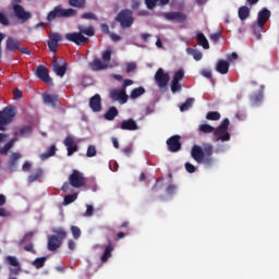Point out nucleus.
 <instances>
[{
    "label": "nucleus",
    "instance_id": "7",
    "mask_svg": "<svg viewBox=\"0 0 279 279\" xmlns=\"http://www.w3.org/2000/svg\"><path fill=\"white\" fill-rule=\"evenodd\" d=\"M69 182L73 189H82V186H85L86 184V179L84 178V174L80 172V170H73L69 177Z\"/></svg>",
    "mask_w": 279,
    "mask_h": 279
},
{
    "label": "nucleus",
    "instance_id": "29",
    "mask_svg": "<svg viewBox=\"0 0 279 279\" xmlns=\"http://www.w3.org/2000/svg\"><path fill=\"white\" fill-rule=\"evenodd\" d=\"M196 41L199 47H203V49H210V44L208 43V39L204 35V33H197Z\"/></svg>",
    "mask_w": 279,
    "mask_h": 279
},
{
    "label": "nucleus",
    "instance_id": "12",
    "mask_svg": "<svg viewBox=\"0 0 279 279\" xmlns=\"http://www.w3.org/2000/svg\"><path fill=\"white\" fill-rule=\"evenodd\" d=\"M35 75L45 84H52L51 76H49V70L45 65H38Z\"/></svg>",
    "mask_w": 279,
    "mask_h": 279
},
{
    "label": "nucleus",
    "instance_id": "62",
    "mask_svg": "<svg viewBox=\"0 0 279 279\" xmlns=\"http://www.w3.org/2000/svg\"><path fill=\"white\" fill-rule=\"evenodd\" d=\"M132 84H134V81L126 78L123 81V85H122V90H125L128 88V86H132Z\"/></svg>",
    "mask_w": 279,
    "mask_h": 279
},
{
    "label": "nucleus",
    "instance_id": "37",
    "mask_svg": "<svg viewBox=\"0 0 279 279\" xmlns=\"http://www.w3.org/2000/svg\"><path fill=\"white\" fill-rule=\"evenodd\" d=\"M193 104H195V98H187L185 102L180 106V111L186 112V110L193 108Z\"/></svg>",
    "mask_w": 279,
    "mask_h": 279
},
{
    "label": "nucleus",
    "instance_id": "41",
    "mask_svg": "<svg viewBox=\"0 0 279 279\" xmlns=\"http://www.w3.org/2000/svg\"><path fill=\"white\" fill-rule=\"evenodd\" d=\"M43 178V170L38 169L35 173L28 177V182H38Z\"/></svg>",
    "mask_w": 279,
    "mask_h": 279
},
{
    "label": "nucleus",
    "instance_id": "23",
    "mask_svg": "<svg viewBox=\"0 0 279 279\" xmlns=\"http://www.w3.org/2000/svg\"><path fill=\"white\" fill-rule=\"evenodd\" d=\"M90 71H106L108 69V63H105L100 59H94L92 62L88 63Z\"/></svg>",
    "mask_w": 279,
    "mask_h": 279
},
{
    "label": "nucleus",
    "instance_id": "31",
    "mask_svg": "<svg viewBox=\"0 0 279 279\" xmlns=\"http://www.w3.org/2000/svg\"><path fill=\"white\" fill-rule=\"evenodd\" d=\"M238 16L240 21L250 19V8H247V5L240 7L238 10Z\"/></svg>",
    "mask_w": 279,
    "mask_h": 279
},
{
    "label": "nucleus",
    "instance_id": "28",
    "mask_svg": "<svg viewBox=\"0 0 279 279\" xmlns=\"http://www.w3.org/2000/svg\"><path fill=\"white\" fill-rule=\"evenodd\" d=\"M170 0H145L147 10H154L157 5H169Z\"/></svg>",
    "mask_w": 279,
    "mask_h": 279
},
{
    "label": "nucleus",
    "instance_id": "36",
    "mask_svg": "<svg viewBox=\"0 0 279 279\" xmlns=\"http://www.w3.org/2000/svg\"><path fill=\"white\" fill-rule=\"evenodd\" d=\"M102 62L108 64L112 60V48H107L101 54Z\"/></svg>",
    "mask_w": 279,
    "mask_h": 279
},
{
    "label": "nucleus",
    "instance_id": "19",
    "mask_svg": "<svg viewBox=\"0 0 279 279\" xmlns=\"http://www.w3.org/2000/svg\"><path fill=\"white\" fill-rule=\"evenodd\" d=\"M63 144L68 149V156H73V154H75V151H77L78 149L77 144H75V138H73V136H66Z\"/></svg>",
    "mask_w": 279,
    "mask_h": 279
},
{
    "label": "nucleus",
    "instance_id": "38",
    "mask_svg": "<svg viewBox=\"0 0 279 279\" xmlns=\"http://www.w3.org/2000/svg\"><path fill=\"white\" fill-rule=\"evenodd\" d=\"M141 95H145V87H136L131 92V99H138Z\"/></svg>",
    "mask_w": 279,
    "mask_h": 279
},
{
    "label": "nucleus",
    "instance_id": "49",
    "mask_svg": "<svg viewBox=\"0 0 279 279\" xmlns=\"http://www.w3.org/2000/svg\"><path fill=\"white\" fill-rule=\"evenodd\" d=\"M54 234H57V238L61 241L62 239H66V231L64 229L59 228L53 230Z\"/></svg>",
    "mask_w": 279,
    "mask_h": 279
},
{
    "label": "nucleus",
    "instance_id": "52",
    "mask_svg": "<svg viewBox=\"0 0 279 279\" xmlns=\"http://www.w3.org/2000/svg\"><path fill=\"white\" fill-rule=\"evenodd\" d=\"M86 156H87V158H93V157L97 156V149L95 148V146H88Z\"/></svg>",
    "mask_w": 279,
    "mask_h": 279
},
{
    "label": "nucleus",
    "instance_id": "26",
    "mask_svg": "<svg viewBox=\"0 0 279 279\" xmlns=\"http://www.w3.org/2000/svg\"><path fill=\"white\" fill-rule=\"evenodd\" d=\"M13 134L16 141H19L20 138H23V136H29V134H32V126L29 125L21 126L19 130H15Z\"/></svg>",
    "mask_w": 279,
    "mask_h": 279
},
{
    "label": "nucleus",
    "instance_id": "18",
    "mask_svg": "<svg viewBox=\"0 0 279 279\" xmlns=\"http://www.w3.org/2000/svg\"><path fill=\"white\" fill-rule=\"evenodd\" d=\"M5 262L8 263V265H11V267H15V268H11L10 271L11 274H13L14 276H19V274H21V264L19 263V259L14 256H7Z\"/></svg>",
    "mask_w": 279,
    "mask_h": 279
},
{
    "label": "nucleus",
    "instance_id": "35",
    "mask_svg": "<svg viewBox=\"0 0 279 279\" xmlns=\"http://www.w3.org/2000/svg\"><path fill=\"white\" fill-rule=\"evenodd\" d=\"M56 151H58V148L56 145H51L48 150L40 155L41 160H47V158H51V156H56Z\"/></svg>",
    "mask_w": 279,
    "mask_h": 279
},
{
    "label": "nucleus",
    "instance_id": "16",
    "mask_svg": "<svg viewBox=\"0 0 279 279\" xmlns=\"http://www.w3.org/2000/svg\"><path fill=\"white\" fill-rule=\"evenodd\" d=\"M19 49H21V41L14 37H8L5 41V51L14 53V51H19Z\"/></svg>",
    "mask_w": 279,
    "mask_h": 279
},
{
    "label": "nucleus",
    "instance_id": "53",
    "mask_svg": "<svg viewBox=\"0 0 279 279\" xmlns=\"http://www.w3.org/2000/svg\"><path fill=\"white\" fill-rule=\"evenodd\" d=\"M16 141L17 140L15 137L11 138V141L4 145L3 151H10V149H12V146L14 145V143H16Z\"/></svg>",
    "mask_w": 279,
    "mask_h": 279
},
{
    "label": "nucleus",
    "instance_id": "30",
    "mask_svg": "<svg viewBox=\"0 0 279 279\" xmlns=\"http://www.w3.org/2000/svg\"><path fill=\"white\" fill-rule=\"evenodd\" d=\"M250 101L251 106H260V102L263 101V92L252 94L250 96Z\"/></svg>",
    "mask_w": 279,
    "mask_h": 279
},
{
    "label": "nucleus",
    "instance_id": "56",
    "mask_svg": "<svg viewBox=\"0 0 279 279\" xmlns=\"http://www.w3.org/2000/svg\"><path fill=\"white\" fill-rule=\"evenodd\" d=\"M209 38L213 43H219L221 38V33H214L209 36Z\"/></svg>",
    "mask_w": 279,
    "mask_h": 279
},
{
    "label": "nucleus",
    "instance_id": "44",
    "mask_svg": "<svg viewBox=\"0 0 279 279\" xmlns=\"http://www.w3.org/2000/svg\"><path fill=\"white\" fill-rule=\"evenodd\" d=\"M187 51L193 56L196 62H199V60H202V58L204 57V54L199 50L189 48Z\"/></svg>",
    "mask_w": 279,
    "mask_h": 279
},
{
    "label": "nucleus",
    "instance_id": "43",
    "mask_svg": "<svg viewBox=\"0 0 279 279\" xmlns=\"http://www.w3.org/2000/svg\"><path fill=\"white\" fill-rule=\"evenodd\" d=\"M80 32L81 34L84 36H94L95 35V28L93 26H88V27H80Z\"/></svg>",
    "mask_w": 279,
    "mask_h": 279
},
{
    "label": "nucleus",
    "instance_id": "55",
    "mask_svg": "<svg viewBox=\"0 0 279 279\" xmlns=\"http://www.w3.org/2000/svg\"><path fill=\"white\" fill-rule=\"evenodd\" d=\"M201 74L207 80H213V72L210 70L204 69L202 70Z\"/></svg>",
    "mask_w": 279,
    "mask_h": 279
},
{
    "label": "nucleus",
    "instance_id": "39",
    "mask_svg": "<svg viewBox=\"0 0 279 279\" xmlns=\"http://www.w3.org/2000/svg\"><path fill=\"white\" fill-rule=\"evenodd\" d=\"M207 121H219L221 119V113L219 111H209L206 114Z\"/></svg>",
    "mask_w": 279,
    "mask_h": 279
},
{
    "label": "nucleus",
    "instance_id": "32",
    "mask_svg": "<svg viewBox=\"0 0 279 279\" xmlns=\"http://www.w3.org/2000/svg\"><path fill=\"white\" fill-rule=\"evenodd\" d=\"M116 117H119V110L117 107H110L109 110L105 113V119L107 121H114Z\"/></svg>",
    "mask_w": 279,
    "mask_h": 279
},
{
    "label": "nucleus",
    "instance_id": "3",
    "mask_svg": "<svg viewBox=\"0 0 279 279\" xmlns=\"http://www.w3.org/2000/svg\"><path fill=\"white\" fill-rule=\"evenodd\" d=\"M16 117V107L8 106L0 111V132H5V126L10 125Z\"/></svg>",
    "mask_w": 279,
    "mask_h": 279
},
{
    "label": "nucleus",
    "instance_id": "63",
    "mask_svg": "<svg viewBox=\"0 0 279 279\" xmlns=\"http://www.w3.org/2000/svg\"><path fill=\"white\" fill-rule=\"evenodd\" d=\"M100 29H101L102 34H110V26H108V24H106V23L100 25Z\"/></svg>",
    "mask_w": 279,
    "mask_h": 279
},
{
    "label": "nucleus",
    "instance_id": "48",
    "mask_svg": "<svg viewBox=\"0 0 279 279\" xmlns=\"http://www.w3.org/2000/svg\"><path fill=\"white\" fill-rule=\"evenodd\" d=\"M0 25H3L4 27H8L10 25V20L8 19V15L5 13L0 11Z\"/></svg>",
    "mask_w": 279,
    "mask_h": 279
},
{
    "label": "nucleus",
    "instance_id": "4",
    "mask_svg": "<svg viewBox=\"0 0 279 279\" xmlns=\"http://www.w3.org/2000/svg\"><path fill=\"white\" fill-rule=\"evenodd\" d=\"M116 21L120 23L122 29H130L134 25V12L130 9H123L116 16Z\"/></svg>",
    "mask_w": 279,
    "mask_h": 279
},
{
    "label": "nucleus",
    "instance_id": "50",
    "mask_svg": "<svg viewBox=\"0 0 279 279\" xmlns=\"http://www.w3.org/2000/svg\"><path fill=\"white\" fill-rule=\"evenodd\" d=\"M184 80V70H179L174 73L172 81L180 82Z\"/></svg>",
    "mask_w": 279,
    "mask_h": 279
},
{
    "label": "nucleus",
    "instance_id": "40",
    "mask_svg": "<svg viewBox=\"0 0 279 279\" xmlns=\"http://www.w3.org/2000/svg\"><path fill=\"white\" fill-rule=\"evenodd\" d=\"M199 132H203V134H213L215 132V126H211L210 124H201Z\"/></svg>",
    "mask_w": 279,
    "mask_h": 279
},
{
    "label": "nucleus",
    "instance_id": "54",
    "mask_svg": "<svg viewBox=\"0 0 279 279\" xmlns=\"http://www.w3.org/2000/svg\"><path fill=\"white\" fill-rule=\"evenodd\" d=\"M196 169L193 163L185 162V171H187V173H195Z\"/></svg>",
    "mask_w": 279,
    "mask_h": 279
},
{
    "label": "nucleus",
    "instance_id": "17",
    "mask_svg": "<svg viewBox=\"0 0 279 279\" xmlns=\"http://www.w3.org/2000/svg\"><path fill=\"white\" fill-rule=\"evenodd\" d=\"M163 17L166 21H179V23H184L187 19L186 14L182 12H167L163 13Z\"/></svg>",
    "mask_w": 279,
    "mask_h": 279
},
{
    "label": "nucleus",
    "instance_id": "34",
    "mask_svg": "<svg viewBox=\"0 0 279 279\" xmlns=\"http://www.w3.org/2000/svg\"><path fill=\"white\" fill-rule=\"evenodd\" d=\"M19 160H21V154L13 153L11 155V159H10V169H11V171H16V165H17Z\"/></svg>",
    "mask_w": 279,
    "mask_h": 279
},
{
    "label": "nucleus",
    "instance_id": "33",
    "mask_svg": "<svg viewBox=\"0 0 279 279\" xmlns=\"http://www.w3.org/2000/svg\"><path fill=\"white\" fill-rule=\"evenodd\" d=\"M71 8H76L77 10H84L86 8V0H68Z\"/></svg>",
    "mask_w": 279,
    "mask_h": 279
},
{
    "label": "nucleus",
    "instance_id": "58",
    "mask_svg": "<svg viewBox=\"0 0 279 279\" xmlns=\"http://www.w3.org/2000/svg\"><path fill=\"white\" fill-rule=\"evenodd\" d=\"M166 191L169 195H173V193H175V191H178V186L170 184L167 186Z\"/></svg>",
    "mask_w": 279,
    "mask_h": 279
},
{
    "label": "nucleus",
    "instance_id": "5",
    "mask_svg": "<svg viewBox=\"0 0 279 279\" xmlns=\"http://www.w3.org/2000/svg\"><path fill=\"white\" fill-rule=\"evenodd\" d=\"M229 125L230 120L225 119L218 128L214 129V136H216V143H219V141H221V143L230 141V133L228 132Z\"/></svg>",
    "mask_w": 279,
    "mask_h": 279
},
{
    "label": "nucleus",
    "instance_id": "57",
    "mask_svg": "<svg viewBox=\"0 0 279 279\" xmlns=\"http://www.w3.org/2000/svg\"><path fill=\"white\" fill-rule=\"evenodd\" d=\"M33 238H34V231H29V232L25 233L21 243H25V241H32Z\"/></svg>",
    "mask_w": 279,
    "mask_h": 279
},
{
    "label": "nucleus",
    "instance_id": "15",
    "mask_svg": "<svg viewBox=\"0 0 279 279\" xmlns=\"http://www.w3.org/2000/svg\"><path fill=\"white\" fill-rule=\"evenodd\" d=\"M62 40V35L58 33H52L49 35L48 39V48L51 53H56L58 51V44Z\"/></svg>",
    "mask_w": 279,
    "mask_h": 279
},
{
    "label": "nucleus",
    "instance_id": "1",
    "mask_svg": "<svg viewBox=\"0 0 279 279\" xmlns=\"http://www.w3.org/2000/svg\"><path fill=\"white\" fill-rule=\"evenodd\" d=\"M215 148L211 144H206L204 148L199 145H194L191 149V157L197 165H204L205 167H213L215 165V158L213 154Z\"/></svg>",
    "mask_w": 279,
    "mask_h": 279
},
{
    "label": "nucleus",
    "instance_id": "24",
    "mask_svg": "<svg viewBox=\"0 0 279 279\" xmlns=\"http://www.w3.org/2000/svg\"><path fill=\"white\" fill-rule=\"evenodd\" d=\"M216 71L220 73V75H228V71H230V62L220 59L216 63Z\"/></svg>",
    "mask_w": 279,
    "mask_h": 279
},
{
    "label": "nucleus",
    "instance_id": "8",
    "mask_svg": "<svg viewBox=\"0 0 279 279\" xmlns=\"http://www.w3.org/2000/svg\"><path fill=\"white\" fill-rule=\"evenodd\" d=\"M65 40H68L69 43H74V45H77V46L86 45L87 43L90 41V39L84 36L83 34H81V32L66 33Z\"/></svg>",
    "mask_w": 279,
    "mask_h": 279
},
{
    "label": "nucleus",
    "instance_id": "9",
    "mask_svg": "<svg viewBox=\"0 0 279 279\" xmlns=\"http://www.w3.org/2000/svg\"><path fill=\"white\" fill-rule=\"evenodd\" d=\"M271 19V11L267 8H263L258 13H257V26L259 29H264L267 21Z\"/></svg>",
    "mask_w": 279,
    "mask_h": 279
},
{
    "label": "nucleus",
    "instance_id": "6",
    "mask_svg": "<svg viewBox=\"0 0 279 279\" xmlns=\"http://www.w3.org/2000/svg\"><path fill=\"white\" fill-rule=\"evenodd\" d=\"M171 77L169 76V73L165 72L162 68H159L155 73V83L158 86V88L162 89L169 86V81Z\"/></svg>",
    "mask_w": 279,
    "mask_h": 279
},
{
    "label": "nucleus",
    "instance_id": "22",
    "mask_svg": "<svg viewBox=\"0 0 279 279\" xmlns=\"http://www.w3.org/2000/svg\"><path fill=\"white\" fill-rule=\"evenodd\" d=\"M112 252H114V244L112 243V241L108 240L105 252L100 257L101 263H108L109 258L112 257Z\"/></svg>",
    "mask_w": 279,
    "mask_h": 279
},
{
    "label": "nucleus",
    "instance_id": "45",
    "mask_svg": "<svg viewBox=\"0 0 279 279\" xmlns=\"http://www.w3.org/2000/svg\"><path fill=\"white\" fill-rule=\"evenodd\" d=\"M71 232H72L73 239H75L76 241L77 239H80V236H82V230L80 229V227L72 226Z\"/></svg>",
    "mask_w": 279,
    "mask_h": 279
},
{
    "label": "nucleus",
    "instance_id": "47",
    "mask_svg": "<svg viewBox=\"0 0 279 279\" xmlns=\"http://www.w3.org/2000/svg\"><path fill=\"white\" fill-rule=\"evenodd\" d=\"M77 199V194H69L64 196V204L65 206H69V204H73Z\"/></svg>",
    "mask_w": 279,
    "mask_h": 279
},
{
    "label": "nucleus",
    "instance_id": "59",
    "mask_svg": "<svg viewBox=\"0 0 279 279\" xmlns=\"http://www.w3.org/2000/svg\"><path fill=\"white\" fill-rule=\"evenodd\" d=\"M86 211H85V217H93V213H95V208L93 205H87L86 206Z\"/></svg>",
    "mask_w": 279,
    "mask_h": 279
},
{
    "label": "nucleus",
    "instance_id": "10",
    "mask_svg": "<svg viewBox=\"0 0 279 279\" xmlns=\"http://www.w3.org/2000/svg\"><path fill=\"white\" fill-rule=\"evenodd\" d=\"M13 12H14L16 19H19L23 23H25L26 21H29V19H32V13L25 11L23 5H21V4H13Z\"/></svg>",
    "mask_w": 279,
    "mask_h": 279
},
{
    "label": "nucleus",
    "instance_id": "27",
    "mask_svg": "<svg viewBox=\"0 0 279 279\" xmlns=\"http://www.w3.org/2000/svg\"><path fill=\"white\" fill-rule=\"evenodd\" d=\"M120 128L129 132H134L138 130V124H136V121H134V119H129V120H123Z\"/></svg>",
    "mask_w": 279,
    "mask_h": 279
},
{
    "label": "nucleus",
    "instance_id": "42",
    "mask_svg": "<svg viewBox=\"0 0 279 279\" xmlns=\"http://www.w3.org/2000/svg\"><path fill=\"white\" fill-rule=\"evenodd\" d=\"M47 262V257H38L33 262L34 267L36 269H43L45 267V263Z\"/></svg>",
    "mask_w": 279,
    "mask_h": 279
},
{
    "label": "nucleus",
    "instance_id": "51",
    "mask_svg": "<svg viewBox=\"0 0 279 279\" xmlns=\"http://www.w3.org/2000/svg\"><path fill=\"white\" fill-rule=\"evenodd\" d=\"M81 19H84V20H87V21H98V19L96 17L95 13H90V12L83 13L81 15Z\"/></svg>",
    "mask_w": 279,
    "mask_h": 279
},
{
    "label": "nucleus",
    "instance_id": "11",
    "mask_svg": "<svg viewBox=\"0 0 279 279\" xmlns=\"http://www.w3.org/2000/svg\"><path fill=\"white\" fill-rule=\"evenodd\" d=\"M180 135H173L167 140L168 150L175 154L182 149V143L180 142Z\"/></svg>",
    "mask_w": 279,
    "mask_h": 279
},
{
    "label": "nucleus",
    "instance_id": "13",
    "mask_svg": "<svg viewBox=\"0 0 279 279\" xmlns=\"http://www.w3.org/2000/svg\"><path fill=\"white\" fill-rule=\"evenodd\" d=\"M69 69V63L63 62L60 65V61H58V59H54L52 61V71L53 73H56V75H58L59 77H64V75H66V71Z\"/></svg>",
    "mask_w": 279,
    "mask_h": 279
},
{
    "label": "nucleus",
    "instance_id": "21",
    "mask_svg": "<svg viewBox=\"0 0 279 279\" xmlns=\"http://www.w3.org/2000/svg\"><path fill=\"white\" fill-rule=\"evenodd\" d=\"M44 104L56 108L60 104V97L56 94H43Z\"/></svg>",
    "mask_w": 279,
    "mask_h": 279
},
{
    "label": "nucleus",
    "instance_id": "2",
    "mask_svg": "<svg viewBox=\"0 0 279 279\" xmlns=\"http://www.w3.org/2000/svg\"><path fill=\"white\" fill-rule=\"evenodd\" d=\"M77 15V10L75 9H64L62 4H59L53 8L47 15V21L51 23V21H56V19H71L72 16Z\"/></svg>",
    "mask_w": 279,
    "mask_h": 279
},
{
    "label": "nucleus",
    "instance_id": "61",
    "mask_svg": "<svg viewBox=\"0 0 279 279\" xmlns=\"http://www.w3.org/2000/svg\"><path fill=\"white\" fill-rule=\"evenodd\" d=\"M13 96H14V99L19 100L23 97V92H21L19 88H15L13 90Z\"/></svg>",
    "mask_w": 279,
    "mask_h": 279
},
{
    "label": "nucleus",
    "instance_id": "14",
    "mask_svg": "<svg viewBox=\"0 0 279 279\" xmlns=\"http://www.w3.org/2000/svg\"><path fill=\"white\" fill-rule=\"evenodd\" d=\"M110 99L112 101H120V104H128V94L125 89H112L110 92Z\"/></svg>",
    "mask_w": 279,
    "mask_h": 279
},
{
    "label": "nucleus",
    "instance_id": "64",
    "mask_svg": "<svg viewBox=\"0 0 279 279\" xmlns=\"http://www.w3.org/2000/svg\"><path fill=\"white\" fill-rule=\"evenodd\" d=\"M131 8H132V10H140L141 9V1L133 0Z\"/></svg>",
    "mask_w": 279,
    "mask_h": 279
},
{
    "label": "nucleus",
    "instance_id": "46",
    "mask_svg": "<svg viewBox=\"0 0 279 279\" xmlns=\"http://www.w3.org/2000/svg\"><path fill=\"white\" fill-rule=\"evenodd\" d=\"M180 90H182V85L180 84V81H172L171 82V92L180 93Z\"/></svg>",
    "mask_w": 279,
    "mask_h": 279
},
{
    "label": "nucleus",
    "instance_id": "60",
    "mask_svg": "<svg viewBox=\"0 0 279 279\" xmlns=\"http://www.w3.org/2000/svg\"><path fill=\"white\" fill-rule=\"evenodd\" d=\"M132 71H136V64L134 62L126 64V73H132Z\"/></svg>",
    "mask_w": 279,
    "mask_h": 279
},
{
    "label": "nucleus",
    "instance_id": "25",
    "mask_svg": "<svg viewBox=\"0 0 279 279\" xmlns=\"http://www.w3.org/2000/svg\"><path fill=\"white\" fill-rule=\"evenodd\" d=\"M62 245V241L58 238V235H50L48 238V250L49 252H56L58 247Z\"/></svg>",
    "mask_w": 279,
    "mask_h": 279
},
{
    "label": "nucleus",
    "instance_id": "20",
    "mask_svg": "<svg viewBox=\"0 0 279 279\" xmlns=\"http://www.w3.org/2000/svg\"><path fill=\"white\" fill-rule=\"evenodd\" d=\"M89 108L93 112H101V96L99 94H95L89 99Z\"/></svg>",
    "mask_w": 279,
    "mask_h": 279
}]
</instances>
